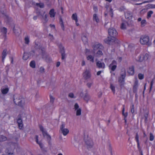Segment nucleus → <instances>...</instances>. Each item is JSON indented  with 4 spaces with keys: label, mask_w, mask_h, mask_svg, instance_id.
Here are the masks:
<instances>
[{
    "label": "nucleus",
    "mask_w": 155,
    "mask_h": 155,
    "mask_svg": "<svg viewBox=\"0 0 155 155\" xmlns=\"http://www.w3.org/2000/svg\"><path fill=\"white\" fill-rule=\"evenodd\" d=\"M84 141L85 147L87 149L89 150L93 147L94 143L88 135H84Z\"/></svg>",
    "instance_id": "nucleus-1"
},
{
    "label": "nucleus",
    "mask_w": 155,
    "mask_h": 155,
    "mask_svg": "<svg viewBox=\"0 0 155 155\" xmlns=\"http://www.w3.org/2000/svg\"><path fill=\"white\" fill-rule=\"evenodd\" d=\"M140 42L143 45H147L150 46L151 45V43L149 41V37L146 35L142 36L140 38Z\"/></svg>",
    "instance_id": "nucleus-2"
},
{
    "label": "nucleus",
    "mask_w": 155,
    "mask_h": 155,
    "mask_svg": "<svg viewBox=\"0 0 155 155\" xmlns=\"http://www.w3.org/2000/svg\"><path fill=\"white\" fill-rule=\"evenodd\" d=\"M15 97L14 99L15 103L17 105L22 107L25 103L24 99L19 96L16 98H15Z\"/></svg>",
    "instance_id": "nucleus-3"
},
{
    "label": "nucleus",
    "mask_w": 155,
    "mask_h": 155,
    "mask_svg": "<svg viewBox=\"0 0 155 155\" xmlns=\"http://www.w3.org/2000/svg\"><path fill=\"white\" fill-rule=\"evenodd\" d=\"M104 42L108 44H111L112 43L115 42V43H119L120 41L116 39L114 37H111V36H108L107 38L104 40Z\"/></svg>",
    "instance_id": "nucleus-4"
},
{
    "label": "nucleus",
    "mask_w": 155,
    "mask_h": 155,
    "mask_svg": "<svg viewBox=\"0 0 155 155\" xmlns=\"http://www.w3.org/2000/svg\"><path fill=\"white\" fill-rule=\"evenodd\" d=\"M38 16H41V18L42 20H43V23L44 25L48 21V19L47 18V15L45 12H44L43 13H41L40 12H38L37 13Z\"/></svg>",
    "instance_id": "nucleus-5"
},
{
    "label": "nucleus",
    "mask_w": 155,
    "mask_h": 155,
    "mask_svg": "<svg viewBox=\"0 0 155 155\" xmlns=\"http://www.w3.org/2000/svg\"><path fill=\"white\" fill-rule=\"evenodd\" d=\"M58 47L60 49V52L61 54V59L62 60H64L66 57L64 48L61 43L58 45Z\"/></svg>",
    "instance_id": "nucleus-6"
},
{
    "label": "nucleus",
    "mask_w": 155,
    "mask_h": 155,
    "mask_svg": "<svg viewBox=\"0 0 155 155\" xmlns=\"http://www.w3.org/2000/svg\"><path fill=\"white\" fill-rule=\"evenodd\" d=\"M108 34L110 36L115 38L117 35V33L114 28H112L108 29Z\"/></svg>",
    "instance_id": "nucleus-7"
},
{
    "label": "nucleus",
    "mask_w": 155,
    "mask_h": 155,
    "mask_svg": "<svg viewBox=\"0 0 155 155\" xmlns=\"http://www.w3.org/2000/svg\"><path fill=\"white\" fill-rule=\"evenodd\" d=\"M65 124L64 123H62L60 127V130L62 133L64 135H67L69 133V131L67 128H65Z\"/></svg>",
    "instance_id": "nucleus-8"
},
{
    "label": "nucleus",
    "mask_w": 155,
    "mask_h": 155,
    "mask_svg": "<svg viewBox=\"0 0 155 155\" xmlns=\"http://www.w3.org/2000/svg\"><path fill=\"white\" fill-rule=\"evenodd\" d=\"M125 72L124 71L123 73L121 74L120 77H119L118 79V82L119 83L121 84H123L124 81V80L125 78Z\"/></svg>",
    "instance_id": "nucleus-9"
},
{
    "label": "nucleus",
    "mask_w": 155,
    "mask_h": 155,
    "mask_svg": "<svg viewBox=\"0 0 155 155\" xmlns=\"http://www.w3.org/2000/svg\"><path fill=\"white\" fill-rule=\"evenodd\" d=\"M117 62L116 61L113 60L112 63L110 64L109 66V68L112 71H114L117 68Z\"/></svg>",
    "instance_id": "nucleus-10"
},
{
    "label": "nucleus",
    "mask_w": 155,
    "mask_h": 155,
    "mask_svg": "<svg viewBox=\"0 0 155 155\" xmlns=\"http://www.w3.org/2000/svg\"><path fill=\"white\" fill-rule=\"evenodd\" d=\"M92 48L94 50H96L98 49L102 50L104 48V47L101 44H95L92 46Z\"/></svg>",
    "instance_id": "nucleus-11"
},
{
    "label": "nucleus",
    "mask_w": 155,
    "mask_h": 155,
    "mask_svg": "<svg viewBox=\"0 0 155 155\" xmlns=\"http://www.w3.org/2000/svg\"><path fill=\"white\" fill-rule=\"evenodd\" d=\"M83 77L86 79H87L91 77V74L89 71L86 69L83 73Z\"/></svg>",
    "instance_id": "nucleus-12"
},
{
    "label": "nucleus",
    "mask_w": 155,
    "mask_h": 155,
    "mask_svg": "<svg viewBox=\"0 0 155 155\" xmlns=\"http://www.w3.org/2000/svg\"><path fill=\"white\" fill-rule=\"evenodd\" d=\"M96 66L98 68L104 69L105 68V64L103 62H101L100 61L97 62Z\"/></svg>",
    "instance_id": "nucleus-13"
},
{
    "label": "nucleus",
    "mask_w": 155,
    "mask_h": 155,
    "mask_svg": "<svg viewBox=\"0 0 155 155\" xmlns=\"http://www.w3.org/2000/svg\"><path fill=\"white\" fill-rule=\"evenodd\" d=\"M149 57V55L147 54H146L144 55L141 56L139 59L140 62H142L143 61L147 60Z\"/></svg>",
    "instance_id": "nucleus-14"
},
{
    "label": "nucleus",
    "mask_w": 155,
    "mask_h": 155,
    "mask_svg": "<svg viewBox=\"0 0 155 155\" xmlns=\"http://www.w3.org/2000/svg\"><path fill=\"white\" fill-rule=\"evenodd\" d=\"M138 87V81L136 78L133 87V92L134 93H137Z\"/></svg>",
    "instance_id": "nucleus-15"
},
{
    "label": "nucleus",
    "mask_w": 155,
    "mask_h": 155,
    "mask_svg": "<svg viewBox=\"0 0 155 155\" xmlns=\"http://www.w3.org/2000/svg\"><path fill=\"white\" fill-rule=\"evenodd\" d=\"M127 72L130 75H134V67L133 66H131L129 67L127 71Z\"/></svg>",
    "instance_id": "nucleus-16"
},
{
    "label": "nucleus",
    "mask_w": 155,
    "mask_h": 155,
    "mask_svg": "<svg viewBox=\"0 0 155 155\" xmlns=\"http://www.w3.org/2000/svg\"><path fill=\"white\" fill-rule=\"evenodd\" d=\"M1 32L3 35V36L5 37V39L6 38V34L7 32V29L4 27L1 28Z\"/></svg>",
    "instance_id": "nucleus-17"
},
{
    "label": "nucleus",
    "mask_w": 155,
    "mask_h": 155,
    "mask_svg": "<svg viewBox=\"0 0 155 155\" xmlns=\"http://www.w3.org/2000/svg\"><path fill=\"white\" fill-rule=\"evenodd\" d=\"M13 31L16 36H18L21 33V29L19 27H16L15 28H14Z\"/></svg>",
    "instance_id": "nucleus-18"
},
{
    "label": "nucleus",
    "mask_w": 155,
    "mask_h": 155,
    "mask_svg": "<svg viewBox=\"0 0 155 155\" xmlns=\"http://www.w3.org/2000/svg\"><path fill=\"white\" fill-rule=\"evenodd\" d=\"M7 50L6 49H5L3 50L2 53V62H4V59L5 57L7 55Z\"/></svg>",
    "instance_id": "nucleus-19"
},
{
    "label": "nucleus",
    "mask_w": 155,
    "mask_h": 155,
    "mask_svg": "<svg viewBox=\"0 0 155 155\" xmlns=\"http://www.w3.org/2000/svg\"><path fill=\"white\" fill-rule=\"evenodd\" d=\"M5 152L8 155H13L14 153L13 151L11 150L10 148H8L5 151Z\"/></svg>",
    "instance_id": "nucleus-20"
},
{
    "label": "nucleus",
    "mask_w": 155,
    "mask_h": 155,
    "mask_svg": "<svg viewBox=\"0 0 155 155\" xmlns=\"http://www.w3.org/2000/svg\"><path fill=\"white\" fill-rule=\"evenodd\" d=\"M83 98L84 100L87 103L90 99L91 97L87 93H86L84 94Z\"/></svg>",
    "instance_id": "nucleus-21"
},
{
    "label": "nucleus",
    "mask_w": 155,
    "mask_h": 155,
    "mask_svg": "<svg viewBox=\"0 0 155 155\" xmlns=\"http://www.w3.org/2000/svg\"><path fill=\"white\" fill-rule=\"evenodd\" d=\"M125 16L126 18L129 19L131 18L132 16V13L129 12H127L125 13Z\"/></svg>",
    "instance_id": "nucleus-22"
},
{
    "label": "nucleus",
    "mask_w": 155,
    "mask_h": 155,
    "mask_svg": "<svg viewBox=\"0 0 155 155\" xmlns=\"http://www.w3.org/2000/svg\"><path fill=\"white\" fill-rule=\"evenodd\" d=\"M56 13L54 12V9H51L49 12V14L51 17H54L55 16Z\"/></svg>",
    "instance_id": "nucleus-23"
},
{
    "label": "nucleus",
    "mask_w": 155,
    "mask_h": 155,
    "mask_svg": "<svg viewBox=\"0 0 155 155\" xmlns=\"http://www.w3.org/2000/svg\"><path fill=\"white\" fill-rule=\"evenodd\" d=\"M71 18L73 20L75 21L76 25L77 26H78V23H77V14L76 13L73 14L71 16Z\"/></svg>",
    "instance_id": "nucleus-24"
},
{
    "label": "nucleus",
    "mask_w": 155,
    "mask_h": 155,
    "mask_svg": "<svg viewBox=\"0 0 155 155\" xmlns=\"http://www.w3.org/2000/svg\"><path fill=\"white\" fill-rule=\"evenodd\" d=\"M29 54L27 53L24 52L23 56V59L25 60H26L28 58Z\"/></svg>",
    "instance_id": "nucleus-25"
},
{
    "label": "nucleus",
    "mask_w": 155,
    "mask_h": 155,
    "mask_svg": "<svg viewBox=\"0 0 155 155\" xmlns=\"http://www.w3.org/2000/svg\"><path fill=\"white\" fill-rule=\"evenodd\" d=\"M9 91V88H6L5 89H2L1 91L2 93L3 94H5L8 93Z\"/></svg>",
    "instance_id": "nucleus-26"
},
{
    "label": "nucleus",
    "mask_w": 155,
    "mask_h": 155,
    "mask_svg": "<svg viewBox=\"0 0 155 155\" xmlns=\"http://www.w3.org/2000/svg\"><path fill=\"white\" fill-rule=\"evenodd\" d=\"M82 39L85 44H86L87 43L88 41L87 38L85 35H84L82 37Z\"/></svg>",
    "instance_id": "nucleus-27"
},
{
    "label": "nucleus",
    "mask_w": 155,
    "mask_h": 155,
    "mask_svg": "<svg viewBox=\"0 0 155 155\" xmlns=\"http://www.w3.org/2000/svg\"><path fill=\"white\" fill-rule=\"evenodd\" d=\"M87 60H89L90 61L92 62H94V57H93L92 55H88L87 57Z\"/></svg>",
    "instance_id": "nucleus-28"
},
{
    "label": "nucleus",
    "mask_w": 155,
    "mask_h": 155,
    "mask_svg": "<svg viewBox=\"0 0 155 155\" xmlns=\"http://www.w3.org/2000/svg\"><path fill=\"white\" fill-rule=\"evenodd\" d=\"M60 23L61 25V27L63 30L64 31V27L63 23V21L61 18H60Z\"/></svg>",
    "instance_id": "nucleus-29"
},
{
    "label": "nucleus",
    "mask_w": 155,
    "mask_h": 155,
    "mask_svg": "<svg viewBox=\"0 0 155 155\" xmlns=\"http://www.w3.org/2000/svg\"><path fill=\"white\" fill-rule=\"evenodd\" d=\"M93 20L95 21L96 22L98 23L99 21V20L98 16L96 14H94L93 16Z\"/></svg>",
    "instance_id": "nucleus-30"
},
{
    "label": "nucleus",
    "mask_w": 155,
    "mask_h": 155,
    "mask_svg": "<svg viewBox=\"0 0 155 155\" xmlns=\"http://www.w3.org/2000/svg\"><path fill=\"white\" fill-rule=\"evenodd\" d=\"M127 23L126 22H123L121 25V28L123 29H124L126 28V25Z\"/></svg>",
    "instance_id": "nucleus-31"
},
{
    "label": "nucleus",
    "mask_w": 155,
    "mask_h": 155,
    "mask_svg": "<svg viewBox=\"0 0 155 155\" xmlns=\"http://www.w3.org/2000/svg\"><path fill=\"white\" fill-rule=\"evenodd\" d=\"M93 84V82L92 81H91L90 82H87L86 84V86L88 88H90Z\"/></svg>",
    "instance_id": "nucleus-32"
},
{
    "label": "nucleus",
    "mask_w": 155,
    "mask_h": 155,
    "mask_svg": "<svg viewBox=\"0 0 155 155\" xmlns=\"http://www.w3.org/2000/svg\"><path fill=\"white\" fill-rule=\"evenodd\" d=\"M30 66L33 68H34L35 67V62L34 61H31L30 63Z\"/></svg>",
    "instance_id": "nucleus-33"
},
{
    "label": "nucleus",
    "mask_w": 155,
    "mask_h": 155,
    "mask_svg": "<svg viewBox=\"0 0 155 155\" xmlns=\"http://www.w3.org/2000/svg\"><path fill=\"white\" fill-rule=\"evenodd\" d=\"M7 139L6 137L3 135L0 136V141H4L6 140Z\"/></svg>",
    "instance_id": "nucleus-34"
},
{
    "label": "nucleus",
    "mask_w": 155,
    "mask_h": 155,
    "mask_svg": "<svg viewBox=\"0 0 155 155\" xmlns=\"http://www.w3.org/2000/svg\"><path fill=\"white\" fill-rule=\"evenodd\" d=\"M103 54L101 51L99 50L96 53V56L97 57H99L101 56Z\"/></svg>",
    "instance_id": "nucleus-35"
},
{
    "label": "nucleus",
    "mask_w": 155,
    "mask_h": 155,
    "mask_svg": "<svg viewBox=\"0 0 155 155\" xmlns=\"http://www.w3.org/2000/svg\"><path fill=\"white\" fill-rule=\"evenodd\" d=\"M1 15L2 17H6V18H8V16L6 15L5 12L4 11H1Z\"/></svg>",
    "instance_id": "nucleus-36"
},
{
    "label": "nucleus",
    "mask_w": 155,
    "mask_h": 155,
    "mask_svg": "<svg viewBox=\"0 0 155 155\" xmlns=\"http://www.w3.org/2000/svg\"><path fill=\"white\" fill-rule=\"evenodd\" d=\"M43 135L44 136H47V138H49L50 139L51 138V137L48 134L46 131L44 130L42 132Z\"/></svg>",
    "instance_id": "nucleus-37"
},
{
    "label": "nucleus",
    "mask_w": 155,
    "mask_h": 155,
    "mask_svg": "<svg viewBox=\"0 0 155 155\" xmlns=\"http://www.w3.org/2000/svg\"><path fill=\"white\" fill-rule=\"evenodd\" d=\"M153 13V12L152 11H150L148 12L147 13V18H150L151 17V15Z\"/></svg>",
    "instance_id": "nucleus-38"
},
{
    "label": "nucleus",
    "mask_w": 155,
    "mask_h": 155,
    "mask_svg": "<svg viewBox=\"0 0 155 155\" xmlns=\"http://www.w3.org/2000/svg\"><path fill=\"white\" fill-rule=\"evenodd\" d=\"M36 5L39 7L41 8H43L44 7V5L43 3H36Z\"/></svg>",
    "instance_id": "nucleus-39"
},
{
    "label": "nucleus",
    "mask_w": 155,
    "mask_h": 155,
    "mask_svg": "<svg viewBox=\"0 0 155 155\" xmlns=\"http://www.w3.org/2000/svg\"><path fill=\"white\" fill-rule=\"evenodd\" d=\"M9 24L11 28H13V30L14 29V28H15V25L13 22H9Z\"/></svg>",
    "instance_id": "nucleus-40"
},
{
    "label": "nucleus",
    "mask_w": 155,
    "mask_h": 155,
    "mask_svg": "<svg viewBox=\"0 0 155 155\" xmlns=\"http://www.w3.org/2000/svg\"><path fill=\"white\" fill-rule=\"evenodd\" d=\"M138 77L139 79L142 80L144 78V75L141 73H139L138 74Z\"/></svg>",
    "instance_id": "nucleus-41"
},
{
    "label": "nucleus",
    "mask_w": 155,
    "mask_h": 155,
    "mask_svg": "<svg viewBox=\"0 0 155 155\" xmlns=\"http://www.w3.org/2000/svg\"><path fill=\"white\" fill-rule=\"evenodd\" d=\"M25 43L26 44H28L29 42V38L28 37H25Z\"/></svg>",
    "instance_id": "nucleus-42"
},
{
    "label": "nucleus",
    "mask_w": 155,
    "mask_h": 155,
    "mask_svg": "<svg viewBox=\"0 0 155 155\" xmlns=\"http://www.w3.org/2000/svg\"><path fill=\"white\" fill-rule=\"evenodd\" d=\"M141 26H144L146 24V21L145 20H142L141 21Z\"/></svg>",
    "instance_id": "nucleus-43"
},
{
    "label": "nucleus",
    "mask_w": 155,
    "mask_h": 155,
    "mask_svg": "<svg viewBox=\"0 0 155 155\" xmlns=\"http://www.w3.org/2000/svg\"><path fill=\"white\" fill-rule=\"evenodd\" d=\"M154 136L151 133L150 134V141H153L154 139Z\"/></svg>",
    "instance_id": "nucleus-44"
},
{
    "label": "nucleus",
    "mask_w": 155,
    "mask_h": 155,
    "mask_svg": "<svg viewBox=\"0 0 155 155\" xmlns=\"http://www.w3.org/2000/svg\"><path fill=\"white\" fill-rule=\"evenodd\" d=\"M134 105L133 104L130 107V111L132 113H133L134 111Z\"/></svg>",
    "instance_id": "nucleus-45"
},
{
    "label": "nucleus",
    "mask_w": 155,
    "mask_h": 155,
    "mask_svg": "<svg viewBox=\"0 0 155 155\" xmlns=\"http://www.w3.org/2000/svg\"><path fill=\"white\" fill-rule=\"evenodd\" d=\"M74 109L76 111V115L78 116V104L77 103L74 105Z\"/></svg>",
    "instance_id": "nucleus-46"
},
{
    "label": "nucleus",
    "mask_w": 155,
    "mask_h": 155,
    "mask_svg": "<svg viewBox=\"0 0 155 155\" xmlns=\"http://www.w3.org/2000/svg\"><path fill=\"white\" fill-rule=\"evenodd\" d=\"M110 88L111 90H112V91L114 93L115 91V87L113 86V84H111Z\"/></svg>",
    "instance_id": "nucleus-47"
},
{
    "label": "nucleus",
    "mask_w": 155,
    "mask_h": 155,
    "mask_svg": "<svg viewBox=\"0 0 155 155\" xmlns=\"http://www.w3.org/2000/svg\"><path fill=\"white\" fill-rule=\"evenodd\" d=\"M135 139L136 140L137 142H139V135L137 133L136 134V135L135 137Z\"/></svg>",
    "instance_id": "nucleus-48"
},
{
    "label": "nucleus",
    "mask_w": 155,
    "mask_h": 155,
    "mask_svg": "<svg viewBox=\"0 0 155 155\" xmlns=\"http://www.w3.org/2000/svg\"><path fill=\"white\" fill-rule=\"evenodd\" d=\"M153 81L152 80L150 82V87L149 92H150L152 90V88L153 87Z\"/></svg>",
    "instance_id": "nucleus-49"
},
{
    "label": "nucleus",
    "mask_w": 155,
    "mask_h": 155,
    "mask_svg": "<svg viewBox=\"0 0 155 155\" xmlns=\"http://www.w3.org/2000/svg\"><path fill=\"white\" fill-rule=\"evenodd\" d=\"M69 97L71 98H74L75 97H74V94L72 93H70L68 95Z\"/></svg>",
    "instance_id": "nucleus-50"
},
{
    "label": "nucleus",
    "mask_w": 155,
    "mask_h": 155,
    "mask_svg": "<svg viewBox=\"0 0 155 155\" xmlns=\"http://www.w3.org/2000/svg\"><path fill=\"white\" fill-rule=\"evenodd\" d=\"M77 143V138H75L74 140L73 141L72 143L75 146H76Z\"/></svg>",
    "instance_id": "nucleus-51"
},
{
    "label": "nucleus",
    "mask_w": 155,
    "mask_h": 155,
    "mask_svg": "<svg viewBox=\"0 0 155 155\" xmlns=\"http://www.w3.org/2000/svg\"><path fill=\"white\" fill-rule=\"evenodd\" d=\"M50 102L52 103H53L54 101V98L52 96H50Z\"/></svg>",
    "instance_id": "nucleus-52"
},
{
    "label": "nucleus",
    "mask_w": 155,
    "mask_h": 155,
    "mask_svg": "<svg viewBox=\"0 0 155 155\" xmlns=\"http://www.w3.org/2000/svg\"><path fill=\"white\" fill-rule=\"evenodd\" d=\"M40 71L41 73H43L45 72V69L43 67H41L40 68Z\"/></svg>",
    "instance_id": "nucleus-53"
},
{
    "label": "nucleus",
    "mask_w": 155,
    "mask_h": 155,
    "mask_svg": "<svg viewBox=\"0 0 155 155\" xmlns=\"http://www.w3.org/2000/svg\"><path fill=\"white\" fill-rule=\"evenodd\" d=\"M17 122L18 124H22V120L20 118H18L17 120Z\"/></svg>",
    "instance_id": "nucleus-54"
},
{
    "label": "nucleus",
    "mask_w": 155,
    "mask_h": 155,
    "mask_svg": "<svg viewBox=\"0 0 155 155\" xmlns=\"http://www.w3.org/2000/svg\"><path fill=\"white\" fill-rule=\"evenodd\" d=\"M37 143L39 145L41 148L42 149L43 146V144L40 142H39L38 143Z\"/></svg>",
    "instance_id": "nucleus-55"
},
{
    "label": "nucleus",
    "mask_w": 155,
    "mask_h": 155,
    "mask_svg": "<svg viewBox=\"0 0 155 155\" xmlns=\"http://www.w3.org/2000/svg\"><path fill=\"white\" fill-rule=\"evenodd\" d=\"M81 109L79 108V106H78V116L80 115L81 114Z\"/></svg>",
    "instance_id": "nucleus-56"
},
{
    "label": "nucleus",
    "mask_w": 155,
    "mask_h": 155,
    "mask_svg": "<svg viewBox=\"0 0 155 155\" xmlns=\"http://www.w3.org/2000/svg\"><path fill=\"white\" fill-rule=\"evenodd\" d=\"M35 140L37 143H38L39 142L38 141V136L37 135H35Z\"/></svg>",
    "instance_id": "nucleus-57"
},
{
    "label": "nucleus",
    "mask_w": 155,
    "mask_h": 155,
    "mask_svg": "<svg viewBox=\"0 0 155 155\" xmlns=\"http://www.w3.org/2000/svg\"><path fill=\"white\" fill-rule=\"evenodd\" d=\"M35 48L36 49H40L41 48V47L40 46H38V45L36 44H35Z\"/></svg>",
    "instance_id": "nucleus-58"
},
{
    "label": "nucleus",
    "mask_w": 155,
    "mask_h": 155,
    "mask_svg": "<svg viewBox=\"0 0 155 155\" xmlns=\"http://www.w3.org/2000/svg\"><path fill=\"white\" fill-rule=\"evenodd\" d=\"M18 125L19 128L20 129H21L23 126L22 123L18 124Z\"/></svg>",
    "instance_id": "nucleus-59"
},
{
    "label": "nucleus",
    "mask_w": 155,
    "mask_h": 155,
    "mask_svg": "<svg viewBox=\"0 0 155 155\" xmlns=\"http://www.w3.org/2000/svg\"><path fill=\"white\" fill-rule=\"evenodd\" d=\"M80 96L81 97H84V96L83 92L81 91L80 92Z\"/></svg>",
    "instance_id": "nucleus-60"
},
{
    "label": "nucleus",
    "mask_w": 155,
    "mask_h": 155,
    "mask_svg": "<svg viewBox=\"0 0 155 155\" xmlns=\"http://www.w3.org/2000/svg\"><path fill=\"white\" fill-rule=\"evenodd\" d=\"M94 10L95 12H97V7H94Z\"/></svg>",
    "instance_id": "nucleus-61"
},
{
    "label": "nucleus",
    "mask_w": 155,
    "mask_h": 155,
    "mask_svg": "<svg viewBox=\"0 0 155 155\" xmlns=\"http://www.w3.org/2000/svg\"><path fill=\"white\" fill-rule=\"evenodd\" d=\"M123 115L125 118L127 117V112H126L125 113H124Z\"/></svg>",
    "instance_id": "nucleus-62"
},
{
    "label": "nucleus",
    "mask_w": 155,
    "mask_h": 155,
    "mask_svg": "<svg viewBox=\"0 0 155 155\" xmlns=\"http://www.w3.org/2000/svg\"><path fill=\"white\" fill-rule=\"evenodd\" d=\"M60 63L59 62H57V64H56V67H58L60 65Z\"/></svg>",
    "instance_id": "nucleus-63"
},
{
    "label": "nucleus",
    "mask_w": 155,
    "mask_h": 155,
    "mask_svg": "<svg viewBox=\"0 0 155 155\" xmlns=\"http://www.w3.org/2000/svg\"><path fill=\"white\" fill-rule=\"evenodd\" d=\"M101 71H98L97 73V75H99L101 73Z\"/></svg>",
    "instance_id": "nucleus-64"
}]
</instances>
